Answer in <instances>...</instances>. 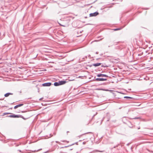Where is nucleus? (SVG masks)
<instances>
[{
  "instance_id": "obj_1",
  "label": "nucleus",
  "mask_w": 153,
  "mask_h": 153,
  "mask_svg": "<svg viewBox=\"0 0 153 153\" xmlns=\"http://www.w3.org/2000/svg\"><path fill=\"white\" fill-rule=\"evenodd\" d=\"M9 117H13V118H19V117H22V116L21 115H16L15 114H13L12 115H11L9 116H8Z\"/></svg>"
},
{
  "instance_id": "obj_2",
  "label": "nucleus",
  "mask_w": 153,
  "mask_h": 153,
  "mask_svg": "<svg viewBox=\"0 0 153 153\" xmlns=\"http://www.w3.org/2000/svg\"><path fill=\"white\" fill-rule=\"evenodd\" d=\"M99 13L97 12H95L93 13H90L89 15L90 17L95 16L98 15Z\"/></svg>"
},
{
  "instance_id": "obj_3",
  "label": "nucleus",
  "mask_w": 153,
  "mask_h": 153,
  "mask_svg": "<svg viewBox=\"0 0 153 153\" xmlns=\"http://www.w3.org/2000/svg\"><path fill=\"white\" fill-rule=\"evenodd\" d=\"M51 83L48 82L43 84L42 85L43 86H49L51 85Z\"/></svg>"
},
{
  "instance_id": "obj_4",
  "label": "nucleus",
  "mask_w": 153,
  "mask_h": 153,
  "mask_svg": "<svg viewBox=\"0 0 153 153\" xmlns=\"http://www.w3.org/2000/svg\"><path fill=\"white\" fill-rule=\"evenodd\" d=\"M97 76L99 77H108V76L105 74H98L97 75Z\"/></svg>"
},
{
  "instance_id": "obj_5",
  "label": "nucleus",
  "mask_w": 153,
  "mask_h": 153,
  "mask_svg": "<svg viewBox=\"0 0 153 153\" xmlns=\"http://www.w3.org/2000/svg\"><path fill=\"white\" fill-rule=\"evenodd\" d=\"M59 85H63L65 84L66 82L65 81H59Z\"/></svg>"
},
{
  "instance_id": "obj_6",
  "label": "nucleus",
  "mask_w": 153,
  "mask_h": 153,
  "mask_svg": "<svg viewBox=\"0 0 153 153\" xmlns=\"http://www.w3.org/2000/svg\"><path fill=\"white\" fill-rule=\"evenodd\" d=\"M96 80L97 81H103L107 80L106 79L104 78H97Z\"/></svg>"
},
{
  "instance_id": "obj_7",
  "label": "nucleus",
  "mask_w": 153,
  "mask_h": 153,
  "mask_svg": "<svg viewBox=\"0 0 153 153\" xmlns=\"http://www.w3.org/2000/svg\"><path fill=\"white\" fill-rule=\"evenodd\" d=\"M23 105V104H19L18 105L15 106L14 107V108L16 109L17 108H18L19 107H21V106H22Z\"/></svg>"
},
{
  "instance_id": "obj_8",
  "label": "nucleus",
  "mask_w": 153,
  "mask_h": 153,
  "mask_svg": "<svg viewBox=\"0 0 153 153\" xmlns=\"http://www.w3.org/2000/svg\"><path fill=\"white\" fill-rule=\"evenodd\" d=\"M101 65L100 63H97L96 64H94L93 65V66L96 67L100 65Z\"/></svg>"
},
{
  "instance_id": "obj_9",
  "label": "nucleus",
  "mask_w": 153,
  "mask_h": 153,
  "mask_svg": "<svg viewBox=\"0 0 153 153\" xmlns=\"http://www.w3.org/2000/svg\"><path fill=\"white\" fill-rule=\"evenodd\" d=\"M54 85L55 86H58L60 85H59V81L58 82H55L54 83Z\"/></svg>"
},
{
  "instance_id": "obj_10",
  "label": "nucleus",
  "mask_w": 153,
  "mask_h": 153,
  "mask_svg": "<svg viewBox=\"0 0 153 153\" xmlns=\"http://www.w3.org/2000/svg\"><path fill=\"white\" fill-rule=\"evenodd\" d=\"M11 94H11V93H7V94H5L4 95V96H5V97H8Z\"/></svg>"
},
{
  "instance_id": "obj_11",
  "label": "nucleus",
  "mask_w": 153,
  "mask_h": 153,
  "mask_svg": "<svg viewBox=\"0 0 153 153\" xmlns=\"http://www.w3.org/2000/svg\"><path fill=\"white\" fill-rule=\"evenodd\" d=\"M11 114V113H4L3 114V115H2V116H4L5 115H7V114Z\"/></svg>"
},
{
  "instance_id": "obj_12",
  "label": "nucleus",
  "mask_w": 153,
  "mask_h": 153,
  "mask_svg": "<svg viewBox=\"0 0 153 153\" xmlns=\"http://www.w3.org/2000/svg\"><path fill=\"white\" fill-rule=\"evenodd\" d=\"M120 29L117 28V29H114V31H116V30H120Z\"/></svg>"
},
{
  "instance_id": "obj_13",
  "label": "nucleus",
  "mask_w": 153,
  "mask_h": 153,
  "mask_svg": "<svg viewBox=\"0 0 153 153\" xmlns=\"http://www.w3.org/2000/svg\"><path fill=\"white\" fill-rule=\"evenodd\" d=\"M85 134H82V135H84Z\"/></svg>"
},
{
  "instance_id": "obj_14",
  "label": "nucleus",
  "mask_w": 153,
  "mask_h": 153,
  "mask_svg": "<svg viewBox=\"0 0 153 153\" xmlns=\"http://www.w3.org/2000/svg\"><path fill=\"white\" fill-rule=\"evenodd\" d=\"M126 97V98H129V97Z\"/></svg>"
},
{
  "instance_id": "obj_15",
  "label": "nucleus",
  "mask_w": 153,
  "mask_h": 153,
  "mask_svg": "<svg viewBox=\"0 0 153 153\" xmlns=\"http://www.w3.org/2000/svg\"><path fill=\"white\" fill-rule=\"evenodd\" d=\"M1 59H0V60H1Z\"/></svg>"
}]
</instances>
